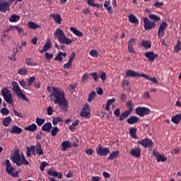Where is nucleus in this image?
<instances>
[{
	"instance_id": "338daca9",
	"label": "nucleus",
	"mask_w": 181,
	"mask_h": 181,
	"mask_svg": "<svg viewBox=\"0 0 181 181\" xmlns=\"http://www.w3.org/2000/svg\"><path fill=\"white\" fill-rule=\"evenodd\" d=\"M100 78H101L102 81H105V78H107V74L105 72L100 73Z\"/></svg>"
},
{
	"instance_id": "052dcab7",
	"label": "nucleus",
	"mask_w": 181,
	"mask_h": 181,
	"mask_svg": "<svg viewBox=\"0 0 181 181\" xmlns=\"http://www.w3.org/2000/svg\"><path fill=\"white\" fill-rule=\"evenodd\" d=\"M13 112L15 114L16 117H19V118H23V115H22V113L18 112L16 108L13 109Z\"/></svg>"
},
{
	"instance_id": "4468645a",
	"label": "nucleus",
	"mask_w": 181,
	"mask_h": 181,
	"mask_svg": "<svg viewBox=\"0 0 181 181\" xmlns=\"http://www.w3.org/2000/svg\"><path fill=\"white\" fill-rule=\"evenodd\" d=\"M6 11H9V4L4 1H0V12L6 13Z\"/></svg>"
},
{
	"instance_id": "c756f323",
	"label": "nucleus",
	"mask_w": 181,
	"mask_h": 181,
	"mask_svg": "<svg viewBox=\"0 0 181 181\" xmlns=\"http://www.w3.org/2000/svg\"><path fill=\"white\" fill-rule=\"evenodd\" d=\"M122 87L127 91H131V86H129V81L124 80L122 81Z\"/></svg>"
},
{
	"instance_id": "c85d7f7f",
	"label": "nucleus",
	"mask_w": 181,
	"mask_h": 181,
	"mask_svg": "<svg viewBox=\"0 0 181 181\" xmlns=\"http://www.w3.org/2000/svg\"><path fill=\"white\" fill-rule=\"evenodd\" d=\"M88 5L90 6H92V8H98V9H100V8H103V5H100L98 4H95L94 0H87Z\"/></svg>"
},
{
	"instance_id": "aec40b11",
	"label": "nucleus",
	"mask_w": 181,
	"mask_h": 181,
	"mask_svg": "<svg viewBox=\"0 0 181 181\" xmlns=\"http://www.w3.org/2000/svg\"><path fill=\"white\" fill-rule=\"evenodd\" d=\"M51 18L54 19L55 23H59V25H62V17L59 14H51Z\"/></svg>"
},
{
	"instance_id": "5fc2aeb1",
	"label": "nucleus",
	"mask_w": 181,
	"mask_h": 181,
	"mask_svg": "<svg viewBox=\"0 0 181 181\" xmlns=\"http://www.w3.org/2000/svg\"><path fill=\"white\" fill-rule=\"evenodd\" d=\"M0 112L2 114V115H8L9 114V110L6 107H3Z\"/></svg>"
},
{
	"instance_id": "ddd939ff",
	"label": "nucleus",
	"mask_w": 181,
	"mask_h": 181,
	"mask_svg": "<svg viewBox=\"0 0 181 181\" xmlns=\"http://www.w3.org/2000/svg\"><path fill=\"white\" fill-rule=\"evenodd\" d=\"M90 114V107L88 106V104L84 105L81 111V117H85L87 118L88 117V115Z\"/></svg>"
},
{
	"instance_id": "79ce46f5",
	"label": "nucleus",
	"mask_w": 181,
	"mask_h": 181,
	"mask_svg": "<svg viewBox=\"0 0 181 181\" xmlns=\"http://www.w3.org/2000/svg\"><path fill=\"white\" fill-rule=\"evenodd\" d=\"M28 27L30 28V29H37V28H40V25L30 21L28 23Z\"/></svg>"
},
{
	"instance_id": "1a4fd4ad",
	"label": "nucleus",
	"mask_w": 181,
	"mask_h": 181,
	"mask_svg": "<svg viewBox=\"0 0 181 181\" xmlns=\"http://www.w3.org/2000/svg\"><path fill=\"white\" fill-rule=\"evenodd\" d=\"M144 29L146 30H151V29H153L155 26H156V23L152 21H150L148 17L144 18Z\"/></svg>"
},
{
	"instance_id": "b1692460",
	"label": "nucleus",
	"mask_w": 181,
	"mask_h": 181,
	"mask_svg": "<svg viewBox=\"0 0 181 181\" xmlns=\"http://www.w3.org/2000/svg\"><path fill=\"white\" fill-rule=\"evenodd\" d=\"M11 134H22V129L18 126H13L10 130Z\"/></svg>"
},
{
	"instance_id": "72a5a7b5",
	"label": "nucleus",
	"mask_w": 181,
	"mask_h": 181,
	"mask_svg": "<svg viewBox=\"0 0 181 181\" xmlns=\"http://www.w3.org/2000/svg\"><path fill=\"white\" fill-rule=\"evenodd\" d=\"M172 122L174 124H179L181 121V114L176 115L175 116L173 117L171 119Z\"/></svg>"
},
{
	"instance_id": "0e129e2a",
	"label": "nucleus",
	"mask_w": 181,
	"mask_h": 181,
	"mask_svg": "<svg viewBox=\"0 0 181 181\" xmlns=\"http://www.w3.org/2000/svg\"><path fill=\"white\" fill-rule=\"evenodd\" d=\"M104 6H105V8H106V9L108 12H110V11H111V6H110V4H108L107 1H105Z\"/></svg>"
},
{
	"instance_id": "4d7b16f0",
	"label": "nucleus",
	"mask_w": 181,
	"mask_h": 181,
	"mask_svg": "<svg viewBox=\"0 0 181 181\" xmlns=\"http://www.w3.org/2000/svg\"><path fill=\"white\" fill-rule=\"evenodd\" d=\"M90 76L93 77L95 81H98V74L97 72H92L90 74Z\"/></svg>"
},
{
	"instance_id": "bb28decb",
	"label": "nucleus",
	"mask_w": 181,
	"mask_h": 181,
	"mask_svg": "<svg viewBox=\"0 0 181 181\" xmlns=\"http://www.w3.org/2000/svg\"><path fill=\"white\" fill-rule=\"evenodd\" d=\"M37 129V126L36 124H32L28 127H25V131H29L30 132H35Z\"/></svg>"
},
{
	"instance_id": "49530a36",
	"label": "nucleus",
	"mask_w": 181,
	"mask_h": 181,
	"mask_svg": "<svg viewBox=\"0 0 181 181\" xmlns=\"http://www.w3.org/2000/svg\"><path fill=\"white\" fill-rule=\"evenodd\" d=\"M59 129H58L57 127H53V129L51 131L52 136H56V135H57V134H59Z\"/></svg>"
},
{
	"instance_id": "8fccbe9b",
	"label": "nucleus",
	"mask_w": 181,
	"mask_h": 181,
	"mask_svg": "<svg viewBox=\"0 0 181 181\" xmlns=\"http://www.w3.org/2000/svg\"><path fill=\"white\" fill-rule=\"evenodd\" d=\"M130 135L132 138H136V128H132L129 130Z\"/></svg>"
},
{
	"instance_id": "4c0bfd02",
	"label": "nucleus",
	"mask_w": 181,
	"mask_h": 181,
	"mask_svg": "<svg viewBox=\"0 0 181 181\" xmlns=\"http://www.w3.org/2000/svg\"><path fill=\"white\" fill-rule=\"evenodd\" d=\"M18 74L20 76H26L28 74V69L25 67L19 68Z\"/></svg>"
},
{
	"instance_id": "393cba45",
	"label": "nucleus",
	"mask_w": 181,
	"mask_h": 181,
	"mask_svg": "<svg viewBox=\"0 0 181 181\" xmlns=\"http://www.w3.org/2000/svg\"><path fill=\"white\" fill-rule=\"evenodd\" d=\"M35 149L37 155H38V156H42V155H43V150H42V145L40 144V143H36Z\"/></svg>"
},
{
	"instance_id": "f03ea898",
	"label": "nucleus",
	"mask_w": 181,
	"mask_h": 181,
	"mask_svg": "<svg viewBox=\"0 0 181 181\" xmlns=\"http://www.w3.org/2000/svg\"><path fill=\"white\" fill-rule=\"evenodd\" d=\"M54 36L58 39V42L62 43V45H70L73 42V40L67 38L66 35H64V32L62 28H57L54 30Z\"/></svg>"
},
{
	"instance_id": "412c9836",
	"label": "nucleus",
	"mask_w": 181,
	"mask_h": 181,
	"mask_svg": "<svg viewBox=\"0 0 181 181\" xmlns=\"http://www.w3.org/2000/svg\"><path fill=\"white\" fill-rule=\"evenodd\" d=\"M12 86H13V90L15 91L16 95L19 94V93L22 91V90L21 89V87H19V84H18V82L13 81Z\"/></svg>"
},
{
	"instance_id": "ea45409f",
	"label": "nucleus",
	"mask_w": 181,
	"mask_h": 181,
	"mask_svg": "<svg viewBox=\"0 0 181 181\" xmlns=\"http://www.w3.org/2000/svg\"><path fill=\"white\" fill-rule=\"evenodd\" d=\"M45 121H46V119H45L37 117L35 122L38 125V127H42V125H43V124H45Z\"/></svg>"
},
{
	"instance_id": "7c9ffc66",
	"label": "nucleus",
	"mask_w": 181,
	"mask_h": 181,
	"mask_svg": "<svg viewBox=\"0 0 181 181\" xmlns=\"http://www.w3.org/2000/svg\"><path fill=\"white\" fill-rule=\"evenodd\" d=\"M127 107L128 108V110L132 112L134 111V108L135 107V104L132 100H128L126 103Z\"/></svg>"
},
{
	"instance_id": "e2e57ef3",
	"label": "nucleus",
	"mask_w": 181,
	"mask_h": 181,
	"mask_svg": "<svg viewBox=\"0 0 181 181\" xmlns=\"http://www.w3.org/2000/svg\"><path fill=\"white\" fill-rule=\"evenodd\" d=\"M45 56L47 60H51V59L53 58V54H50L49 52H46Z\"/></svg>"
},
{
	"instance_id": "603ef678",
	"label": "nucleus",
	"mask_w": 181,
	"mask_h": 181,
	"mask_svg": "<svg viewBox=\"0 0 181 181\" xmlns=\"http://www.w3.org/2000/svg\"><path fill=\"white\" fill-rule=\"evenodd\" d=\"M18 52V48L13 49V53L11 54V57L9 58L10 60H13V62H16V52Z\"/></svg>"
},
{
	"instance_id": "c9c22d12",
	"label": "nucleus",
	"mask_w": 181,
	"mask_h": 181,
	"mask_svg": "<svg viewBox=\"0 0 181 181\" xmlns=\"http://www.w3.org/2000/svg\"><path fill=\"white\" fill-rule=\"evenodd\" d=\"M19 19H21V16L16 14H13L9 17L8 21L9 22H18Z\"/></svg>"
},
{
	"instance_id": "a18cd8bd",
	"label": "nucleus",
	"mask_w": 181,
	"mask_h": 181,
	"mask_svg": "<svg viewBox=\"0 0 181 181\" xmlns=\"http://www.w3.org/2000/svg\"><path fill=\"white\" fill-rule=\"evenodd\" d=\"M25 62H26L27 66H36V64L33 62V59H32L31 58L25 59Z\"/></svg>"
},
{
	"instance_id": "de8ad7c7",
	"label": "nucleus",
	"mask_w": 181,
	"mask_h": 181,
	"mask_svg": "<svg viewBox=\"0 0 181 181\" xmlns=\"http://www.w3.org/2000/svg\"><path fill=\"white\" fill-rule=\"evenodd\" d=\"M50 47H52V42L50 41H47L43 46V49L46 52H47Z\"/></svg>"
},
{
	"instance_id": "f704fd0d",
	"label": "nucleus",
	"mask_w": 181,
	"mask_h": 181,
	"mask_svg": "<svg viewBox=\"0 0 181 181\" xmlns=\"http://www.w3.org/2000/svg\"><path fill=\"white\" fill-rule=\"evenodd\" d=\"M78 124H80V120L76 119L74 122H73L72 124L69 126L70 131H72V132H74L76 131V127H77Z\"/></svg>"
},
{
	"instance_id": "a19ab883",
	"label": "nucleus",
	"mask_w": 181,
	"mask_h": 181,
	"mask_svg": "<svg viewBox=\"0 0 181 181\" xmlns=\"http://www.w3.org/2000/svg\"><path fill=\"white\" fill-rule=\"evenodd\" d=\"M114 103V98L109 99L106 103L105 110L106 111H110V105H111Z\"/></svg>"
},
{
	"instance_id": "7ed1b4c3",
	"label": "nucleus",
	"mask_w": 181,
	"mask_h": 181,
	"mask_svg": "<svg viewBox=\"0 0 181 181\" xmlns=\"http://www.w3.org/2000/svg\"><path fill=\"white\" fill-rule=\"evenodd\" d=\"M10 159L13 163H15L16 166H22V165H29V161L26 160V158H25V156H22L21 157V154H19V152H15V153L12 156H11Z\"/></svg>"
},
{
	"instance_id": "69168bd1",
	"label": "nucleus",
	"mask_w": 181,
	"mask_h": 181,
	"mask_svg": "<svg viewBox=\"0 0 181 181\" xmlns=\"http://www.w3.org/2000/svg\"><path fill=\"white\" fill-rule=\"evenodd\" d=\"M89 78L88 75H87V74H83L81 81L82 83H86Z\"/></svg>"
},
{
	"instance_id": "58836bf2",
	"label": "nucleus",
	"mask_w": 181,
	"mask_h": 181,
	"mask_svg": "<svg viewBox=\"0 0 181 181\" xmlns=\"http://www.w3.org/2000/svg\"><path fill=\"white\" fill-rule=\"evenodd\" d=\"M181 50V42L179 40L177 45L174 47V53H178Z\"/></svg>"
},
{
	"instance_id": "f8f14e48",
	"label": "nucleus",
	"mask_w": 181,
	"mask_h": 181,
	"mask_svg": "<svg viewBox=\"0 0 181 181\" xmlns=\"http://www.w3.org/2000/svg\"><path fill=\"white\" fill-rule=\"evenodd\" d=\"M136 43V39H132L129 41L128 51L129 53H132L133 54H135L136 53V51L134 49V45H135Z\"/></svg>"
},
{
	"instance_id": "473e14b6",
	"label": "nucleus",
	"mask_w": 181,
	"mask_h": 181,
	"mask_svg": "<svg viewBox=\"0 0 181 181\" xmlns=\"http://www.w3.org/2000/svg\"><path fill=\"white\" fill-rule=\"evenodd\" d=\"M129 21L131 23H136V25H138V23H139L138 18L134 14H131L130 16H129Z\"/></svg>"
},
{
	"instance_id": "2eb2a0df",
	"label": "nucleus",
	"mask_w": 181,
	"mask_h": 181,
	"mask_svg": "<svg viewBox=\"0 0 181 181\" xmlns=\"http://www.w3.org/2000/svg\"><path fill=\"white\" fill-rule=\"evenodd\" d=\"M142 74H139L134 70H127L126 72L127 77H142Z\"/></svg>"
},
{
	"instance_id": "bf43d9fd",
	"label": "nucleus",
	"mask_w": 181,
	"mask_h": 181,
	"mask_svg": "<svg viewBox=\"0 0 181 181\" xmlns=\"http://www.w3.org/2000/svg\"><path fill=\"white\" fill-rule=\"evenodd\" d=\"M47 163H46V161H43L42 162L41 165H40V169L42 172H43V170H45V168H46L47 166Z\"/></svg>"
},
{
	"instance_id": "423d86ee",
	"label": "nucleus",
	"mask_w": 181,
	"mask_h": 181,
	"mask_svg": "<svg viewBox=\"0 0 181 181\" xmlns=\"http://www.w3.org/2000/svg\"><path fill=\"white\" fill-rule=\"evenodd\" d=\"M136 114L139 117H145L151 114V109L146 107H138L136 108Z\"/></svg>"
},
{
	"instance_id": "f257e3e1",
	"label": "nucleus",
	"mask_w": 181,
	"mask_h": 181,
	"mask_svg": "<svg viewBox=\"0 0 181 181\" xmlns=\"http://www.w3.org/2000/svg\"><path fill=\"white\" fill-rule=\"evenodd\" d=\"M52 96L54 97V104H58V105L64 111H67L69 110V101L66 100L64 97V91L59 88H52Z\"/></svg>"
},
{
	"instance_id": "2f4dec72",
	"label": "nucleus",
	"mask_w": 181,
	"mask_h": 181,
	"mask_svg": "<svg viewBox=\"0 0 181 181\" xmlns=\"http://www.w3.org/2000/svg\"><path fill=\"white\" fill-rule=\"evenodd\" d=\"M70 30L74 33V35H75L76 36H78V37H81V36H83V33L77 30V28H76L71 27Z\"/></svg>"
},
{
	"instance_id": "37998d69",
	"label": "nucleus",
	"mask_w": 181,
	"mask_h": 181,
	"mask_svg": "<svg viewBox=\"0 0 181 181\" xmlns=\"http://www.w3.org/2000/svg\"><path fill=\"white\" fill-rule=\"evenodd\" d=\"M156 159H157V162H166V160H168V158H166V157H165V156L162 154H160L159 156H158Z\"/></svg>"
},
{
	"instance_id": "6ab92c4d",
	"label": "nucleus",
	"mask_w": 181,
	"mask_h": 181,
	"mask_svg": "<svg viewBox=\"0 0 181 181\" xmlns=\"http://www.w3.org/2000/svg\"><path fill=\"white\" fill-rule=\"evenodd\" d=\"M62 152H65L66 149H69V148H71V143L69 141H64L62 143Z\"/></svg>"
},
{
	"instance_id": "a878e982",
	"label": "nucleus",
	"mask_w": 181,
	"mask_h": 181,
	"mask_svg": "<svg viewBox=\"0 0 181 181\" xmlns=\"http://www.w3.org/2000/svg\"><path fill=\"white\" fill-rule=\"evenodd\" d=\"M141 77H144V78H147V80H150V81H153V83H155L156 84H158V83H159L156 77H151L146 74H143L141 75Z\"/></svg>"
},
{
	"instance_id": "9d476101",
	"label": "nucleus",
	"mask_w": 181,
	"mask_h": 181,
	"mask_svg": "<svg viewBox=\"0 0 181 181\" xmlns=\"http://www.w3.org/2000/svg\"><path fill=\"white\" fill-rule=\"evenodd\" d=\"M138 144L143 146L144 148H152V146H153V141H152V140L150 139H144L139 141Z\"/></svg>"
},
{
	"instance_id": "6e6552de",
	"label": "nucleus",
	"mask_w": 181,
	"mask_h": 181,
	"mask_svg": "<svg viewBox=\"0 0 181 181\" xmlns=\"http://www.w3.org/2000/svg\"><path fill=\"white\" fill-rule=\"evenodd\" d=\"M96 153L99 156H107L110 153V149L108 148H103L101 144H99L98 148H96Z\"/></svg>"
},
{
	"instance_id": "dca6fc26",
	"label": "nucleus",
	"mask_w": 181,
	"mask_h": 181,
	"mask_svg": "<svg viewBox=\"0 0 181 181\" xmlns=\"http://www.w3.org/2000/svg\"><path fill=\"white\" fill-rule=\"evenodd\" d=\"M47 174L49 175V176H53L54 177H57V179H62L63 177V174L62 173H57L52 169H49L47 170Z\"/></svg>"
},
{
	"instance_id": "680f3d73",
	"label": "nucleus",
	"mask_w": 181,
	"mask_h": 181,
	"mask_svg": "<svg viewBox=\"0 0 181 181\" xmlns=\"http://www.w3.org/2000/svg\"><path fill=\"white\" fill-rule=\"evenodd\" d=\"M54 60H57V62H63V57H62V55L60 54V53L59 52L56 57L54 58Z\"/></svg>"
},
{
	"instance_id": "39448f33",
	"label": "nucleus",
	"mask_w": 181,
	"mask_h": 181,
	"mask_svg": "<svg viewBox=\"0 0 181 181\" xmlns=\"http://www.w3.org/2000/svg\"><path fill=\"white\" fill-rule=\"evenodd\" d=\"M4 163L6 165V170L8 175L13 176V177H18V176H19L18 172H14L15 168L12 166L8 159L5 160Z\"/></svg>"
},
{
	"instance_id": "6e6d98bb",
	"label": "nucleus",
	"mask_w": 181,
	"mask_h": 181,
	"mask_svg": "<svg viewBox=\"0 0 181 181\" xmlns=\"http://www.w3.org/2000/svg\"><path fill=\"white\" fill-rule=\"evenodd\" d=\"M90 55L92 57H98V50H90Z\"/></svg>"
},
{
	"instance_id": "4be33fe9",
	"label": "nucleus",
	"mask_w": 181,
	"mask_h": 181,
	"mask_svg": "<svg viewBox=\"0 0 181 181\" xmlns=\"http://www.w3.org/2000/svg\"><path fill=\"white\" fill-rule=\"evenodd\" d=\"M139 121V117L136 116H132L127 119V122L129 125H133V124H136Z\"/></svg>"
},
{
	"instance_id": "774afa93",
	"label": "nucleus",
	"mask_w": 181,
	"mask_h": 181,
	"mask_svg": "<svg viewBox=\"0 0 181 181\" xmlns=\"http://www.w3.org/2000/svg\"><path fill=\"white\" fill-rule=\"evenodd\" d=\"M13 29H16L18 32V33H23V28L16 25L13 27Z\"/></svg>"
},
{
	"instance_id": "0eeeda50",
	"label": "nucleus",
	"mask_w": 181,
	"mask_h": 181,
	"mask_svg": "<svg viewBox=\"0 0 181 181\" xmlns=\"http://www.w3.org/2000/svg\"><path fill=\"white\" fill-rule=\"evenodd\" d=\"M166 28H168V23L166 21L163 22L159 28L158 31V38L162 39L165 36V30H166Z\"/></svg>"
},
{
	"instance_id": "864d4df0",
	"label": "nucleus",
	"mask_w": 181,
	"mask_h": 181,
	"mask_svg": "<svg viewBox=\"0 0 181 181\" xmlns=\"http://www.w3.org/2000/svg\"><path fill=\"white\" fill-rule=\"evenodd\" d=\"M35 81H36V78H35L34 76H32L30 78H28V87H30L32 86V84H33V83H35Z\"/></svg>"
},
{
	"instance_id": "a211bd4d",
	"label": "nucleus",
	"mask_w": 181,
	"mask_h": 181,
	"mask_svg": "<svg viewBox=\"0 0 181 181\" xmlns=\"http://www.w3.org/2000/svg\"><path fill=\"white\" fill-rule=\"evenodd\" d=\"M130 153L132 156H134V158H139V156H141V148H133L130 151Z\"/></svg>"
},
{
	"instance_id": "13d9d810",
	"label": "nucleus",
	"mask_w": 181,
	"mask_h": 181,
	"mask_svg": "<svg viewBox=\"0 0 181 181\" xmlns=\"http://www.w3.org/2000/svg\"><path fill=\"white\" fill-rule=\"evenodd\" d=\"M71 66H73V62L68 61L66 64H64V69H71Z\"/></svg>"
},
{
	"instance_id": "c03bdc74",
	"label": "nucleus",
	"mask_w": 181,
	"mask_h": 181,
	"mask_svg": "<svg viewBox=\"0 0 181 181\" xmlns=\"http://www.w3.org/2000/svg\"><path fill=\"white\" fill-rule=\"evenodd\" d=\"M149 18L150 19H151V21H154V22H158V21H160V17L158 16L156 14H150Z\"/></svg>"
},
{
	"instance_id": "e433bc0d",
	"label": "nucleus",
	"mask_w": 181,
	"mask_h": 181,
	"mask_svg": "<svg viewBox=\"0 0 181 181\" xmlns=\"http://www.w3.org/2000/svg\"><path fill=\"white\" fill-rule=\"evenodd\" d=\"M95 95H97L95 91H91L88 98V103H91L95 98Z\"/></svg>"
},
{
	"instance_id": "20e7f679",
	"label": "nucleus",
	"mask_w": 181,
	"mask_h": 181,
	"mask_svg": "<svg viewBox=\"0 0 181 181\" xmlns=\"http://www.w3.org/2000/svg\"><path fill=\"white\" fill-rule=\"evenodd\" d=\"M1 94L5 100L10 104V105H13V99H12V91L9 90L7 88H4L1 90Z\"/></svg>"
},
{
	"instance_id": "cd10ccee",
	"label": "nucleus",
	"mask_w": 181,
	"mask_h": 181,
	"mask_svg": "<svg viewBox=\"0 0 181 181\" xmlns=\"http://www.w3.org/2000/svg\"><path fill=\"white\" fill-rule=\"evenodd\" d=\"M12 122V117L11 116H8L7 117H5L3 119L2 125L4 127H9V124Z\"/></svg>"
},
{
	"instance_id": "9b49d317",
	"label": "nucleus",
	"mask_w": 181,
	"mask_h": 181,
	"mask_svg": "<svg viewBox=\"0 0 181 181\" xmlns=\"http://www.w3.org/2000/svg\"><path fill=\"white\" fill-rule=\"evenodd\" d=\"M145 57L148 59L150 62L155 61V59H158V54H155L153 51L147 52L144 54Z\"/></svg>"
},
{
	"instance_id": "09e8293b",
	"label": "nucleus",
	"mask_w": 181,
	"mask_h": 181,
	"mask_svg": "<svg viewBox=\"0 0 181 181\" xmlns=\"http://www.w3.org/2000/svg\"><path fill=\"white\" fill-rule=\"evenodd\" d=\"M18 98H21L22 100H24L25 101H29L28 98H26V95L22 93V90L17 94Z\"/></svg>"
},
{
	"instance_id": "3c124183",
	"label": "nucleus",
	"mask_w": 181,
	"mask_h": 181,
	"mask_svg": "<svg viewBox=\"0 0 181 181\" xmlns=\"http://www.w3.org/2000/svg\"><path fill=\"white\" fill-rule=\"evenodd\" d=\"M19 84L21 87L25 88V90H29V88L26 86V81L25 80L22 79L21 81H19Z\"/></svg>"
},
{
	"instance_id": "5701e85b",
	"label": "nucleus",
	"mask_w": 181,
	"mask_h": 181,
	"mask_svg": "<svg viewBox=\"0 0 181 181\" xmlns=\"http://www.w3.org/2000/svg\"><path fill=\"white\" fill-rule=\"evenodd\" d=\"M50 129H52L51 122H47L42 127V131H44L45 132H50Z\"/></svg>"
},
{
	"instance_id": "f3484780",
	"label": "nucleus",
	"mask_w": 181,
	"mask_h": 181,
	"mask_svg": "<svg viewBox=\"0 0 181 181\" xmlns=\"http://www.w3.org/2000/svg\"><path fill=\"white\" fill-rule=\"evenodd\" d=\"M140 46H142V47H144V49L148 50L152 47V42L151 41L143 40L140 43Z\"/></svg>"
}]
</instances>
